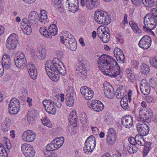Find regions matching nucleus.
<instances>
[{
  "label": "nucleus",
  "mask_w": 157,
  "mask_h": 157,
  "mask_svg": "<svg viewBox=\"0 0 157 157\" xmlns=\"http://www.w3.org/2000/svg\"><path fill=\"white\" fill-rule=\"evenodd\" d=\"M98 63L99 68L105 75L115 78L120 74L117 63L111 56L103 54L98 58Z\"/></svg>",
  "instance_id": "nucleus-1"
},
{
  "label": "nucleus",
  "mask_w": 157,
  "mask_h": 157,
  "mask_svg": "<svg viewBox=\"0 0 157 157\" xmlns=\"http://www.w3.org/2000/svg\"><path fill=\"white\" fill-rule=\"evenodd\" d=\"M45 69L49 77L55 82L59 79V73L63 75L66 74V69L63 63L57 58H54L52 62L47 60L45 64Z\"/></svg>",
  "instance_id": "nucleus-2"
},
{
  "label": "nucleus",
  "mask_w": 157,
  "mask_h": 157,
  "mask_svg": "<svg viewBox=\"0 0 157 157\" xmlns=\"http://www.w3.org/2000/svg\"><path fill=\"white\" fill-rule=\"evenodd\" d=\"M94 17L95 20L100 24L107 25L111 22V18L108 14L101 10L95 12Z\"/></svg>",
  "instance_id": "nucleus-3"
},
{
  "label": "nucleus",
  "mask_w": 157,
  "mask_h": 157,
  "mask_svg": "<svg viewBox=\"0 0 157 157\" xmlns=\"http://www.w3.org/2000/svg\"><path fill=\"white\" fill-rule=\"evenodd\" d=\"M157 21L150 13L146 15L144 17V26L143 29L145 32L150 31L155 28L157 25Z\"/></svg>",
  "instance_id": "nucleus-4"
},
{
  "label": "nucleus",
  "mask_w": 157,
  "mask_h": 157,
  "mask_svg": "<svg viewBox=\"0 0 157 157\" xmlns=\"http://www.w3.org/2000/svg\"><path fill=\"white\" fill-rule=\"evenodd\" d=\"M8 110L9 113L12 114H16L18 113L20 108L19 101L16 98H13L9 105Z\"/></svg>",
  "instance_id": "nucleus-5"
},
{
  "label": "nucleus",
  "mask_w": 157,
  "mask_h": 157,
  "mask_svg": "<svg viewBox=\"0 0 157 157\" xmlns=\"http://www.w3.org/2000/svg\"><path fill=\"white\" fill-rule=\"evenodd\" d=\"M18 36L16 33L11 34L7 40L6 46L9 50L15 48L18 43Z\"/></svg>",
  "instance_id": "nucleus-6"
},
{
  "label": "nucleus",
  "mask_w": 157,
  "mask_h": 157,
  "mask_svg": "<svg viewBox=\"0 0 157 157\" xmlns=\"http://www.w3.org/2000/svg\"><path fill=\"white\" fill-rule=\"evenodd\" d=\"M97 33L99 38L104 43H106L109 41L110 35L104 27H99L97 29Z\"/></svg>",
  "instance_id": "nucleus-7"
},
{
  "label": "nucleus",
  "mask_w": 157,
  "mask_h": 157,
  "mask_svg": "<svg viewBox=\"0 0 157 157\" xmlns=\"http://www.w3.org/2000/svg\"><path fill=\"white\" fill-rule=\"evenodd\" d=\"M81 5L82 6H85L88 9L91 10L98 8L100 3L98 0H81Z\"/></svg>",
  "instance_id": "nucleus-8"
},
{
  "label": "nucleus",
  "mask_w": 157,
  "mask_h": 157,
  "mask_svg": "<svg viewBox=\"0 0 157 157\" xmlns=\"http://www.w3.org/2000/svg\"><path fill=\"white\" fill-rule=\"evenodd\" d=\"M21 151L26 157H33L35 151L33 146L27 144H23L21 145Z\"/></svg>",
  "instance_id": "nucleus-9"
},
{
  "label": "nucleus",
  "mask_w": 157,
  "mask_h": 157,
  "mask_svg": "<svg viewBox=\"0 0 157 157\" xmlns=\"http://www.w3.org/2000/svg\"><path fill=\"white\" fill-rule=\"evenodd\" d=\"M106 136V142L108 145H112L115 143L117 139V136L114 129L109 128Z\"/></svg>",
  "instance_id": "nucleus-10"
},
{
  "label": "nucleus",
  "mask_w": 157,
  "mask_h": 157,
  "mask_svg": "<svg viewBox=\"0 0 157 157\" xmlns=\"http://www.w3.org/2000/svg\"><path fill=\"white\" fill-rule=\"evenodd\" d=\"M151 43V39L147 35L144 36L139 42V46L144 49H147L150 47Z\"/></svg>",
  "instance_id": "nucleus-11"
},
{
  "label": "nucleus",
  "mask_w": 157,
  "mask_h": 157,
  "mask_svg": "<svg viewBox=\"0 0 157 157\" xmlns=\"http://www.w3.org/2000/svg\"><path fill=\"white\" fill-rule=\"evenodd\" d=\"M80 92L82 96L86 100H90L93 97V91L86 86L82 87L80 89Z\"/></svg>",
  "instance_id": "nucleus-12"
},
{
  "label": "nucleus",
  "mask_w": 157,
  "mask_h": 157,
  "mask_svg": "<svg viewBox=\"0 0 157 157\" xmlns=\"http://www.w3.org/2000/svg\"><path fill=\"white\" fill-rule=\"evenodd\" d=\"M104 91L105 96L109 98H112L114 96L113 88L109 83L105 82L104 84Z\"/></svg>",
  "instance_id": "nucleus-13"
},
{
  "label": "nucleus",
  "mask_w": 157,
  "mask_h": 157,
  "mask_svg": "<svg viewBox=\"0 0 157 157\" xmlns=\"http://www.w3.org/2000/svg\"><path fill=\"white\" fill-rule=\"evenodd\" d=\"M140 88L141 93L144 95H148L150 92V86L146 79H143L141 81Z\"/></svg>",
  "instance_id": "nucleus-14"
},
{
  "label": "nucleus",
  "mask_w": 157,
  "mask_h": 157,
  "mask_svg": "<svg viewBox=\"0 0 157 157\" xmlns=\"http://www.w3.org/2000/svg\"><path fill=\"white\" fill-rule=\"evenodd\" d=\"M36 138V134L32 131L27 130L24 132L22 135V138L24 141L31 142L33 141Z\"/></svg>",
  "instance_id": "nucleus-15"
},
{
  "label": "nucleus",
  "mask_w": 157,
  "mask_h": 157,
  "mask_svg": "<svg viewBox=\"0 0 157 157\" xmlns=\"http://www.w3.org/2000/svg\"><path fill=\"white\" fill-rule=\"evenodd\" d=\"M88 106L93 110L96 112L101 111L104 108L102 103L98 100H93L90 105H88Z\"/></svg>",
  "instance_id": "nucleus-16"
},
{
  "label": "nucleus",
  "mask_w": 157,
  "mask_h": 157,
  "mask_svg": "<svg viewBox=\"0 0 157 157\" xmlns=\"http://www.w3.org/2000/svg\"><path fill=\"white\" fill-rule=\"evenodd\" d=\"M63 38L60 40L61 43L64 44L66 47L72 51H75L77 48V43L75 40L70 39L69 40H63Z\"/></svg>",
  "instance_id": "nucleus-17"
},
{
  "label": "nucleus",
  "mask_w": 157,
  "mask_h": 157,
  "mask_svg": "<svg viewBox=\"0 0 157 157\" xmlns=\"http://www.w3.org/2000/svg\"><path fill=\"white\" fill-rule=\"evenodd\" d=\"M136 128L137 131L141 136H146L149 132V128L148 125L144 123L142 124L138 123L137 124Z\"/></svg>",
  "instance_id": "nucleus-18"
},
{
  "label": "nucleus",
  "mask_w": 157,
  "mask_h": 157,
  "mask_svg": "<svg viewBox=\"0 0 157 157\" xmlns=\"http://www.w3.org/2000/svg\"><path fill=\"white\" fill-rule=\"evenodd\" d=\"M133 119V117L130 115L123 117L121 119L122 125L126 128H130L132 125Z\"/></svg>",
  "instance_id": "nucleus-19"
},
{
  "label": "nucleus",
  "mask_w": 157,
  "mask_h": 157,
  "mask_svg": "<svg viewBox=\"0 0 157 157\" xmlns=\"http://www.w3.org/2000/svg\"><path fill=\"white\" fill-rule=\"evenodd\" d=\"M114 54L118 62L121 63H124L125 57L123 52L120 49L115 48L114 50Z\"/></svg>",
  "instance_id": "nucleus-20"
},
{
  "label": "nucleus",
  "mask_w": 157,
  "mask_h": 157,
  "mask_svg": "<svg viewBox=\"0 0 157 157\" xmlns=\"http://www.w3.org/2000/svg\"><path fill=\"white\" fill-rule=\"evenodd\" d=\"M27 68L32 78L33 79H36L37 75V72L34 65L30 63L27 65Z\"/></svg>",
  "instance_id": "nucleus-21"
},
{
  "label": "nucleus",
  "mask_w": 157,
  "mask_h": 157,
  "mask_svg": "<svg viewBox=\"0 0 157 157\" xmlns=\"http://www.w3.org/2000/svg\"><path fill=\"white\" fill-rule=\"evenodd\" d=\"M1 63L6 69H8L10 67L11 61L9 55L6 54L3 55Z\"/></svg>",
  "instance_id": "nucleus-22"
},
{
  "label": "nucleus",
  "mask_w": 157,
  "mask_h": 157,
  "mask_svg": "<svg viewBox=\"0 0 157 157\" xmlns=\"http://www.w3.org/2000/svg\"><path fill=\"white\" fill-rule=\"evenodd\" d=\"M68 2L69 11L75 13L77 10L79 2L78 0H67Z\"/></svg>",
  "instance_id": "nucleus-23"
},
{
  "label": "nucleus",
  "mask_w": 157,
  "mask_h": 157,
  "mask_svg": "<svg viewBox=\"0 0 157 157\" xmlns=\"http://www.w3.org/2000/svg\"><path fill=\"white\" fill-rule=\"evenodd\" d=\"M126 92L124 87L121 86L119 87L116 91V96L117 98L119 99H124L126 95Z\"/></svg>",
  "instance_id": "nucleus-24"
},
{
  "label": "nucleus",
  "mask_w": 157,
  "mask_h": 157,
  "mask_svg": "<svg viewBox=\"0 0 157 157\" xmlns=\"http://www.w3.org/2000/svg\"><path fill=\"white\" fill-rule=\"evenodd\" d=\"M70 123L73 127H76L77 125V117L76 114V112L72 111L71 112L68 117Z\"/></svg>",
  "instance_id": "nucleus-25"
},
{
  "label": "nucleus",
  "mask_w": 157,
  "mask_h": 157,
  "mask_svg": "<svg viewBox=\"0 0 157 157\" xmlns=\"http://www.w3.org/2000/svg\"><path fill=\"white\" fill-rule=\"evenodd\" d=\"M76 70L77 72L78 76L79 78L84 79L87 77V71L86 67H76Z\"/></svg>",
  "instance_id": "nucleus-26"
},
{
  "label": "nucleus",
  "mask_w": 157,
  "mask_h": 157,
  "mask_svg": "<svg viewBox=\"0 0 157 157\" xmlns=\"http://www.w3.org/2000/svg\"><path fill=\"white\" fill-rule=\"evenodd\" d=\"M85 144L90 145L92 148H94L96 146V140L95 137L93 135L90 136L86 140Z\"/></svg>",
  "instance_id": "nucleus-27"
},
{
  "label": "nucleus",
  "mask_w": 157,
  "mask_h": 157,
  "mask_svg": "<svg viewBox=\"0 0 157 157\" xmlns=\"http://www.w3.org/2000/svg\"><path fill=\"white\" fill-rule=\"evenodd\" d=\"M14 62L16 67L21 69H24L27 64L26 59L14 60Z\"/></svg>",
  "instance_id": "nucleus-28"
},
{
  "label": "nucleus",
  "mask_w": 157,
  "mask_h": 157,
  "mask_svg": "<svg viewBox=\"0 0 157 157\" xmlns=\"http://www.w3.org/2000/svg\"><path fill=\"white\" fill-rule=\"evenodd\" d=\"M46 54V50L44 48H40L37 54V57L40 60H42L45 59Z\"/></svg>",
  "instance_id": "nucleus-29"
},
{
  "label": "nucleus",
  "mask_w": 157,
  "mask_h": 157,
  "mask_svg": "<svg viewBox=\"0 0 157 157\" xmlns=\"http://www.w3.org/2000/svg\"><path fill=\"white\" fill-rule=\"evenodd\" d=\"M126 73L127 77L131 80H133L137 78V75L135 74L131 68L127 69Z\"/></svg>",
  "instance_id": "nucleus-30"
},
{
  "label": "nucleus",
  "mask_w": 157,
  "mask_h": 157,
  "mask_svg": "<svg viewBox=\"0 0 157 157\" xmlns=\"http://www.w3.org/2000/svg\"><path fill=\"white\" fill-rule=\"evenodd\" d=\"M48 19L47 13L45 10L41 11L40 16L39 17V21L41 23L45 24Z\"/></svg>",
  "instance_id": "nucleus-31"
},
{
  "label": "nucleus",
  "mask_w": 157,
  "mask_h": 157,
  "mask_svg": "<svg viewBox=\"0 0 157 157\" xmlns=\"http://www.w3.org/2000/svg\"><path fill=\"white\" fill-rule=\"evenodd\" d=\"M129 23L133 31L135 33L138 34L141 33V30L139 28L137 24L132 21H129Z\"/></svg>",
  "instance_id": "nucleus-32"
},
{
  "label": "nucleus",
  "mask_w": 157,
  "mask_h": 157,
  "mask_svg": "<svg viewBox=\"0 0 157 157\" xmlns=\"http://www.w3.org/2000/svg\"><path fill=\"white\" fill-rule=\"evenodd\" d=\"M136 145L138 144L140 146H143L145 144V142L142 136L137 135L136 136Z\"/></svg>",
  "instance_id": "nucleus-33"
},
{
  "label": "nucleus",
  "mask_w": 157,
  "mask_h": 157,
  "mask_svg": "<svg viewBox=\"0 0 157 157\" xmlns=\"http://www.w3.org/2000/svg\"><path fill=\"white\" fill-rule=\"evenodd\" d=\"M67 95L66 97H70L75 98V93L74 88L71 86H69L67 90Z\"/></svg>",
  "instance_id": "nucleus-34"
},
{
  "label": "nucleus",
  "mask_w": 157,
  "mask_h": 157,
  "mask_svg": "<svg viewBox=\"0 0 157 157\" xmlns=\"http://www.w3.org/2000/svg\"><path fill=\"white\" fill-rule=\"evenodd\" d=\"M63 137H60L56 138L53 140H55V144L57 150L60 148L63 144L64 143Z\"/></svg>",
  "instance_id": "nucleus-35"
},
{
  "label": "nucleus",
  "mask_w": 157,
  "mask_h": 157,
  "mask_svg": "<svg viewBox=\"0 0 157 157\" xmlns=\"http://www.w3.org/2000/svg\"><path fill=\"white\" fill-rule=\"evenodd\" d=\"M21 28L23 33L27 35L30 34L32 32L31 25H23Z\"/></svg>",
  "instance_id": "nucleus-36"
},
{
  "label": "nucleus",
  "mask_w": 157,
  "mask_h": 157,
  "mask_svg": "<svg viewBox=\"0 0 157 157\" xmlns=\"http://www.w3.org/2000/svg\"><path fill=\"white\" fill-rule=\"evenodd\" d=\"M151 143L150 142H145L143 150V157H145L151 149Z\"/></svg>",
  "instance_id": "nucleus-37"
},
{
  "label": "nucleus",
  "mask_w": 157,
  "mask_h": 157,
  "mask_svg": "<svg viewBox=\"0 0 157 157\" xmlns=\"http://www.w3.org/2000/svg\"><path fill=\"white\" fill-rule=\"evenodd\" d=\"M38 17V14L36 11L31 12L29 15V18L31 22H35Z\"/></svg>",
  "instance_id": "nucleus-38"
},
{
  "label": "nucleus",
  "mask_w": 157,
  "mask_h": 157,
  "mask_svg": "<svg viewBox=\"0 0 157 157\" xmlns=\"http://www.w3.org/2000/svg\"><path fill=\"white\" fill-rule=\"evenodd\" d=\"M141 72L144 74H148L150 71V67L148 65L145 64L143 63L141 66Z\"/></svg>",
  "instance_id": "nucleus-39"
},
{
  "label": "nucleus",
  "mask_w": 157,
  "mask_h": 157,
  "mask_svg": "<svg viewBox=\"0 0 157 157\" xmlns=\"http://www.w3.org/2000/svg\"><path fill=\"white\" fill-rule=\"evenodd\" d=\"M55 140H52L51 143L48 144L46 147V152H50V151L57 150L55 144Z\"/></svg>",
  "instance_id": "nucleus-40"
},
{
  "label": "nucleus",
  "mask_w": 157,
  "mask_h": 157,
  "mask_svg": "<svg viewBox=\"0 0 157 157\" xmlns=\"http://www.w3.org/2000/svg\"><path fill=\"white\" fill-rule=\"evenodd\" d=\"M120 102L121 106L123 109H126L128 108L129 101L127 97H125V98L121 99Z\"/></svg>",
  "instance_id": "nucleus-41"
},
{
  "label": "nucleus",
  "mask_w": 157,
  "mask_h": 157,
  "mask_svg": "<svg viewBox=\"0 0 157 157\" xmlns=\"http://www.w3.org/2000/svg\"><path fill=\"white\" fill-rule=\"evenodd\" d=\"M46 111L49 114H55L56 113V109L54 105L45 108Z\"/></svg>",
  "instance_id": "nucleus-42"
},
{
  "label": "nucleus",
  "mask_w": 157,
  "mask_h": 157,
  "mask_svg": "<svg viewBox=\"0 0 157 157\" xmlns=\"http://www.w3.org/2000/svg\"><path fill=\"white\" fill-rule=\"evenodd\" d=\"M3 145L0 144V157H8L7 153Z\"/></svg>",
  "instance_id": "nucleus-43"
},
{
  "label": "nucleus",
  "mask_w": 157,
  "mask_h": 157,
  "mask_svg": "<svg viewBox=\"0 0 157 157\" xmlns=\"http://www.w3.org/2000/svg\"><path fill=\"white\" fill-rule=\"evenodd\" d=\"M86 62L83 60L82 58H79L78 59L77 63V67H86Z\"/></svg>",
  "instance_id": "nucleus-44"
},
{
  "label": "nucleus",
  "mask_w": 157,
  "mask_h": 157,
  "mask_svg": "<svg viewBox=\"0 0 157 157\" xmlns=\"http://www.w3.org/2000/svg\"><path fill=\"white\" fill-rule=\"evenodd\" d=\"M127 149L128 151L130 154H134L136 153L138 149L135 146L133 145H128L127 146Z\"/></svg>",
  "instance_id": "nucleus-45"
},
{
  "label": "nucleus",
  "mask_w": 157,
  "mask_h": 157,
  "mask_svg": "<svg viewBox=\"0 0 157 157\" xmlns=\"http://www.w3.org/2000/svg\"><path fill=\"white\" fill-rule=\"evenodd\" d=\"M40 31L41 34L45 37H49L50 34L47 29L44 27H41L40 29Z\"/></svg>",
  "instance_id": "nucleus-46"
},
{
  "label": "nucleus",
  "mask_w": 157,
  "mask_h": 157,
  "mask_svg": "<svg viewBox=\"0 0 157 157\" xmlns=\"http://www.w3.org/2000/svg\"><path fill=\"white\" fill-rule=\"evenodd\" d=\"M66 104L69 107H72L74 104V98L70 97H66Z\"/></svg>",
  "instance_id": "nucleus-47"
},
{
  "label": "nucleus",
  "mask_w": 157,
  "mask_h": 157,
  "mask_svg": "<svg viewBox=\"0 0 157 157\" xmlns=\"http://www.w3.org/2000/svg\"><path fill=\"white\" fill-rule=\"evenodd\" d=\"M146 118L148 120L151 118L153 116L152 111L150 109L147 108H146L145 110Z\"/></svg>",
  "instance_id": "nucleus-48"
},
{
  "label": "nucleus",
  "mask_w": 157,
  "mask_h": 157,
  "mask_svg": "<svg viewBox=\"0 0 157 157\" xmlns=\"http://www.w3.org/2000/svg\"><path fill=\"white\" fill-rule=\"evenodd\" d=\"M85 146H84L83 148L85 153L86 154H88L89 153H91L94 148H92L91 147H90V145L87 144H85Z\"/></svg>",
  "instance_id": "nucleus-49"
},
{
  "label": "nucleus",
  "mask_w": 157,
  "mask_h": 157,
  "mask_svg": "<svg viewBox=\"0 0 157 157\" xmlns=\"http://www.w3.org/2000/svg\"><path fill=\"white\" fill-rule=\"evenodd\" d=\"M43 103L45 108L54 105L53 101L50 99H45L43 101Z\"/></svg>",
  "instance_id": "nucleus-50"
},
{
  "label": "nucleus",
  "mask_w": 157,
  "mask_h": 157,
  "mask_svg": "<svg viewBox=\"0 0 157 157\" xmlns=\"http://www.w3.org/2000/svg\"><path fill=\"white\" fill-rule=\"evenodd\" d=\"M145 109L144 110L143 108H140L139 111V115L141 120L144 121V120L147 119L146 118Z\"/></svg>",
  "instance_id": "nucleus-51"
},
{
  "label": "nucleus",
  "mask_w": 157,
  "mask_h": 157,
  "mask_svg": "<svg viewBox=\"0 0 157 157\" xmlns=\"http://www.w3.org/2000/svg\"><path fill=\"white\" fill-rule=\"evenodd\" d=\"M21 59H26L24 54L19 52L17 53L16 56L14 58V60H20Z\"/></svg>",
  "instance_id": "nucleus-52"
},
{
  "label": "nucleus",
  "mask_w": 157,
  "mask_h": 157,
  "mask_svg": "<svg viewBox=\"0 0 157 157\" xmlns=\"http://www.w3.org/2000/svg\"><path fill=\"white\" fill-rule=\"evenodd\" d=\"M63 38V40H69L70 39L75 40L74 38V36L72 35L71 34H69V33L66 34V35L65 36V37H64L63 36H61L60 37V40H62V39Z\"/></svg>",
  "instance_id": "nucleus-53"
},
{
  "label": "nucleus",
  "mask_w": 157,
  "mask_h": 157,
  "mask_svg": "<svg viewBox=\"0 0 157 157\" xmlns=\"http://www.w3.org/2000/svg\"><path fill=\"white\" fill-rule=\"evenodd\" d=\"M142 1L146 6L148 7H153V0H142Z\"/></svg>",
  "instance_id": "nucleus-54"
},
{
  "label": "nucleus",
  "mask_w": 157,
  "mask_h": 157,
  "mask_svg": "<svg viewBox=\"0 0 157 157\" xmlns=\"http://www.w3.org/2000/svg\"><path fill=\"white\" fill-rule=\"evenodd\" d=\"M48 30L50 35H51L53 36H55L57 34V29H54L51 28V27H49Z\"/></svg>",
  "instance_id": "nucleus-55"
},
{
  "label": "nucleus",
  "mask_w": 157,
  "mask_h": 157,
  "mask_svg": "<svg viewBox=\"0 0 157 157\" xmlns=\"http://www.w3.org/2000/svg\"><path fill=\"white\" fill-rule=\"evenodd\" d=\"M37 111L36 109L33 108L31 110L29 109L28 111V115L34 118L35 116V114L37 113Z\"/></svg>",
  "instance_id": "nucleus-56"
},
{
  "label": "nucleus",
  "mask_w": 157,
  "mask_h": 157,
  "mask_svg": "<svg viewBox=\"0 0 157 157\" xmlns=\"http://www.w3.org/2000/svg\"><path fill=\"white\" fill-rule=\"evenodd\" d=\"M53 99L54 100L53 101L54 105H56V106L58 108H60L62 106L61 102L59 101L58 98L55 97V98H53Z\"/></svg>",
  "instance_id": "nucleus-57"
},
{
  "label": "nucleus",
  "mask_w": 157,
  "mask_h": 157,
  "mask_svg": "<svg viewBox=\"0 0 157 157\" xmlns=\"http://www.w3.org/2000/svg\"><path fill=\"white\" fill-rule=\"evenodd\" d=\"M150 63L153 67L157 68V57L153 58L150 60Z\"/></svg>",
  "instance_id": "nucleus-58"
},
{
  "label": "nucleus",
  "mask_w": 157,
  "mask_h": 157,
  "mask_svg": "<svg viewBox=\"0 0 157 157\" xmlns=\"http://www.w3.org/2000/svg\"><path fill=\"white\" fill-rule=\"evenodd\" d=\"M25 119L26 122L30 124H32L34 120V118L28 115L25 118Z\"/></svg>",
  "instance_id": "nucleus-59"
},
{
  "label": "nucleus",
  "mask_w": 157,
  "mask_h": 157,
  "mask_svg": "<svg viewBox=\"0 0 157 157\" xmlns=\"http://www.w3.org/2000/svg\"><path fill=\"white\" fill-rule=\"evenodd\" d=\"M10 126L2 124L1 128L4 132H8L10 129Z\"/></svg>",
  "instance_id": "nucleus-60"
},
{
  "label": "nucleus",
  "mask_w": 157,
  "mask_h": 157,
  "mask_svg": "<svg viewBox=\"0 0 157 157\" xmlns=\"http://www.w3.org/2000/svg\"><path fill=\"white\" fill-rule=\"evenodd\" d=\"M11 120L8 117H6L2 123V124L9 126L10 127Z\"/></svg>",
  "instance_id": "nucleus-61"
},
{
  "label": "nucleus",
  "mask_w": 157,
  "mask_h": 157,
  "mask_svg": "<svg viewBox=\"0 0 157 157\" xmlns=\"http://www.w3.org/2000/svg\"><path fill=\"white\" fill-rule=\"evenodd\" d=\"M151 13L152 16L157 20V9L155 8L152 9L151 10Z\"/></svg>",
  "instance_id": "nucleus-62"
},
{
  "label": "nucleus",
  "mask_w": 157,
  "mask_h": 157,
  "mask_svg": "<svg viewBox=\"0 0 157 157\" xmlns=\"http://www.w3.org/2000/svg\"><path fill=\"white\" fill-rule=\"evenodd\" d=\"M22 22L21 24L23 25V24H24L23 25H31L33 24V22H31V21L29 20H28L27 18H24L22 21Z\"/></svg>",
  "instance_id": "nucleus-63"
},
{
  "label": "nucleus",
  "mask_w": 157,
  "mask_h": 157,
  "mask_svg": "<svg viewBox=\"0 0 157 157\" xmlns=\"http://www.w3.org/2000/svg\"><path fill=\"white\" fill-rule=\"evenodd\" d=\"M46 157H57L56 154L50 152H46L44 153Z\"/></svg>",
  "instance_id": "nucleus-64"
}]
</instances>
